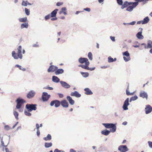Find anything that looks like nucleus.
Listing matches in <instances>:
<instances>
[{
  "label": "nucleus",
  "mask_w": 152,
  "mask_h": 152,
  "mask_svg": "<svg viewBox=\"0 0 152 152\" xmlns=\"http://www.w3.org/2000/svg\"><path fill=\"white\" fill-rule=\"evenodd\" d=\"M79 62L81 64H83L85 63V64H80L78 65L79 67H81L83 69L92 71L95 69V67L89 68L88 66L90 64V63L88 61V59L86 58H79L78 60Z\"/></svg>",
  "instance_id": "obj_1"
},
{
  "label": "nucleus",
  "mask_w": 152,
  "mask_h": 152,
  "mask_svg": "<svg viewBox=\"0 0 152 152\" xmlns=\"http://www.w3.org/2000/svg\"><path fill=\"white\" fill-rule=\"evenodd\" d=\"M137 3H133V2H129L127 1H125L124 4L121 5V8L122 9H123L124 8L127 7L129 5H132L129 6L126 9V10L131 12L132 11L133 9L135 8L137 6Z\"/></svg>",
  "instance_id": "obj_2"
},
{
  "label": "nucleus",
  "mask_w": 152,
  "mask_h": 152,
  "mask_svg": "<svg viewBox=\"0 0 152 152\" xmlns=\"http://www.w3.org/2000/svg\"><path fill=\"white\" fill-rule=\"evenodd\" d=\"M18 53H16L15 51H12V56L14 58L16 59H17L19 58L20 59L22 58L23 56L21 53L22 50V47L21 46H19L18 48Z\"/></svg>",
  "instance_id": "obj_3"
},
{
  "label": "nucleus",
  "mask_w": 152,
  "mask_h": 152,
  "mask_svg": "<svg viewBox=\"0 0 152 152\" xmlns=\"http://www.w3.org/2000/svg\"><path fill=\"white\" fill-rule=\"evenodd\" d=\"M103 125L107 128H111L110 131L112 132H115L116 130V127L115 124H103Z\"/></svg>",
  "instance_id": "obj_4"
},
{
  "label": "nucleus",
  "mask_w": 152,
  "mask_h": 152,
  "mask_svg": "<svg viewBox=\"0 0 152 152\" xmlns=\"http://www.w3.org/2000/svg\"><path fill=\"white\" fill-rule=\"evenodd\" d=\"M16 102L17 103L16 108L18 109H19L20 108L22 105L26 102V101L23 99L19 98L16 100Z\"/></svg>",
  "instance_id": "obj_5"
},
{
  "label": "nucleus",
  "mask_w": 152,
  "mask_h": 152,
  "mask_svg": "<svg viewBox=\"0 0 152 152\" xmlns=\"http://www.w3.org/2000/svg\"><path fill=\"white\" fill-rule=\"evenodd\" d=\"M37 105L34 104H27L26 106V108L28 111L35 110L37 109Z\"/></svg>",
  "instance_id": "obj_6"
},
{
  "label": "nucleus",
  "mask_w": 152,
  "mask_h": 152,
  "mask_svg": "<svg viewBox=\"0 0 152 152\" xmlns=\"http://www.w3.org/2000/svg\"><path fill=\"white\" fill-rule=\"evenodd\" d=\"M123 55L125 56L123 57V58L125 61L127 62L130 60V54L128 51L123 53Z\"/></svg>",
  "instance_id": "obj_7"
},
{
  "label": "nucleus",
  "mask_w": 152,
  "mask_h": 152,
  "mask_svg": "<svg viewBox=\"0 0 152 152\" xmlns=\"http://www.w3.org/2000/svg\"><path fill=\"white\" fill-rule=\"evenodd\" d=\"M55 104V107H58L60 105V102L58 100H54L51 101L50 103L51 106H53Z\"/></svg>",
  "instance_id": "obj_8"
},
{
  "label": "nucleus",
  "mask_w": 152,
  "mask_h": 152,
  "mask_svg": "<svg viewBox=\"0 0 152 152\" xmlns=\"http://www.w3.org/2000/svg\"><path fill=\"white\" fill-rule=\"evenodd\" d=\"M118 150L121 152H125L127 151L128 149L126 145H121L118 147Z\"/></svg>",
  "instance_id": "obj_9"
},
{
  "label": "nucleus",
  "mask_w": 152,
  "mask_h": 152,
  "mask_svg": "<svg viewBox=\"0 0 152 152\" xmlns=\"http://www.w3.org/2000/svg\"><path fill=\"white\" fill-rule=\"evenodd\" d=\"M50 95H48L46 92H43L42 95V99L44 101H47L50 98Z\"/></svg>",
  "instance_id": "obj_10"
},
{
  "label": "nucleus",
  "mask_w": 152,
  "mask_h": 152,
  "mask_svg": "<svg viewBox=\"0 0 152 152\" xmlns=\"http://www.w3.org/2000/svg\"><path fill=\"white\" fill-rule=\"evenodd\" d=\"M60 105L64 108H67L69 105L68 102L65 99L62 100L60 102Z\"/></svg>",
  "instance_id": "obj_11"
},
{
  "label": "nucleus",
  "mask_w": 152,
  "mask_h": 152,
  "mask_svg": "<svg viewBox=\"0 0 152 152\" xmlns=\"http://www.w3.org/2000/svg\"><path fill=\"white\" fill-rule=\"evenodd\" d=\"M129 99L127 98L125 100L124 102V105L123 106V108L124 110H126L128 109L127 106L129 104Z\"/></svg>",
  "instance_id": "obj_12"
},
{
  "label": "nucleus",
  "mask_w": 152,
  "mask_h": 152,
  "mask_svg": "<svg viewBox=\"0 0 152 152\" xmlns=\"http://www.w3.org/2000/svg\"><path fill=\"white\" fill-rule=\"evenodd\" d=\"M58 67L54 65H50L48 69V72H54L56 71V70L58 69Z\"/></svg>",
  "instance_id": "obj_13"
},
{
  "label": "nucleus",
  "mask_w": 152,
  "mask_h": 152,
  "mask_svg": "<svg viewBox=\"0 0 152 152\" xmlns=\"http://www.w3.org/2000/svg\"><path fill=\"white\" fill-rule=\"evenodd\" d=\"M141 45H144L145 48H152V41L151 40L148 41L147 45L144 43H142Z\"/></svg>",
  "instance_id": "obj_14"
},
{
  "label": "nucleus",
  "mask_w": 152,
  "mask_h": 152,
  "mask_svg": "<svg viewBox=\"0 0 152 152\" xmlns=\"http://www.w3.org/2000/svg\"><path fill=\"white\" fill-rule=\"evenodd\" d=\"M35 92L33 90L30 91L27 95V97L28 99H31L33 98L35 95Z\"/></svg>",
  "instance_id": "obj_15"
},
{
  "label": "nucleus",
  "mask_w": 152,
  "mask_h": 152,
  "mask_svg": "<svg viewBox=\"0 0 152 152\" xmlns=\"http://www.w3.org/2000/svg\"><path fill=\"white\" fill-rule=\"evenodd\" d=\"M145 113L148 114L152 111V107L149 105H147L145 108Z\"/></svg>",
  "instance_id": "obj_16"
},
{
  "label": "nucleus",
  "mask_w": 152,
  "mask_h": 152,
  "mask_svg": "<svg viewBox=\"0 0 152 152\" xmlns=\"http://www.w3.org/2000/svg\"><path fill=\"white\" fill-rule=\"evenodd\" d=\"M141 31L138 32L136 34L137 37L140 39H142L143 38V36L142 35V28H139Z\"/></svg>",
  "instance_id": "obj_17"
},
{
  "label": "nucleus",
  "mask_w": 152,
  "mask_h": 152,
  "mask_svg": "<svg viewBox=\"0 0 152 152\" xmlns=\"http://www.w3.org/2000/svg\"><path fill=\"white\" fill-rule=\"evenodd\" d=\"M60 83L62 86L65 88H69L70 87V86L69 84L63 81H61Z\"/></svg>",
  "instance_id": "obj_18"
},
{
  "label": "nucleus",
  "mask_w": 152,
  "mask_h": 152,
  "mask_svg": "<svg viewBox=\"0 0 152 152\" xmlns=\"http://www.w3.org/2000/svg\"><path fill=\"white\" fill-rule=\"evenodd\" d=\"M71 96H75L77 98L80 97L81 96V95L79 94L77 91H75L74 92H72L70 94Z\"/></svg>",
  "instance_id": "obj_19"
},
{
  "label": "nucleus",
  "mask_w": 152,
  "mask_h": 152,
  "mask_svg": "<svg viewBox=\"0 0 152 152\" xmlns=\"http://www.w3.org/2000/svg\"><path fill=\"white\" fill-rule=\"evenodd\" d=\"M140 96L143 98H146V99H148V95L146 92L144 91L140 93Z\"/></svg>",
  "instance_id": "obj_20"
},
{
  "label": "nucleus",
  "mask_w": 152,
  "mask_h": 152,
  "mask_svg": "<svg viewBox=\"0 0 152 152\" xmlns=\"http://www.w3.org/2000/svg\"><path fill=\"white\" fill-rule=\"evenodd\" d=\"M66 99L71 105H72L74 104L75 101L72 99L70 96H67L66 97Z\"/></svg>",
  "instance_id": "obj_21"
},
{
  "label": "nucleus",
  "mask_w": 152,
  "mask_h": 152,
  "mask_svg": "<svg viewBox=\"0 0 152 152\" xmlns=\"http://www.w3.org/2000/svg\"><path fill=\"white\" fill-rule=\"evenodd\" d=\"M58 10V9H56L52 11L51 13L50 16L51 17H55L56 16L57 11Z\"/></svg>",
  "instance_id": "obj_22"
},
{
  "label": "nucleus",
  "mask_w": 152,
  "mask_h": 152,
  "mask_svg": "<svg viewBox=\"0 0 152 152\" xmlns=\"http://www.w3.org/2000/svg\"><path fill=\"white\" fill-rule=\"evenodd\" d=\"M64 72V70L62 69H57L55 72V74L56 75H58L63 73Z\"/></svg>",
  "instance_id": "obj_23"
},
{
  "label": "nucleus",
  "mask_w": 152,
  "mask_h": 152,
  "mask_svg": "<svg viewBox=\"0 0 152 152\" xmlns=\"http://www.w3.org/2000/svg\"><path fill=\"white\" fill-rule=\"evenodd\" d=\"M110 132V131L107 130V129L104 130L101 132V134H102L106 136L108 135Z\"/></svg>",
  "instance_id": "obj_24"
},
{
  "label": "nucleus",
  "mask_w": 152,
  "mask_h": 152,
  "mask_svg": "<svg viewBox=\"0 0 152 152\" xmlns=\"http://www.w3.org/2000/svg\"><path fill=\"white\" fill-rule=\"evenodd\" d=\"M84 91H86L85 94L87 95H91L93 94L91 90L88 88H85Z\"/></svg>",
  "instance_id": "obj_25"
},
{
  "label": "nucleus",
  "mask_w": 152,
  "mask_h": 152,
  "mask_svg": "<svg viewBox=\"0 0 152 152\" xmlns=\"http://www.w3.org/2000/svg\"><path fill=\"white\" fill-rule=\"evenodd\" d=\"M59 78L55 76H53L52 77V80L53 82L55 83H58L59 82Z\"/></svg>",
  "instance_id": "obj_26"
},
{
  "label": "nucleus",
  "mask_w": 152,
  "mask_h": 152,
  "mask_svg": "<svg viewBox=\"0 0 152 152\" xmlns=\"http://www.w3.org/2000/svg\"><path fill=\"white\" fill-rule=\"evenodd\" d=\"M150 20L148 17L147 16L143 20L142 24H145L147 23Z\"/></svg>",
  "instance_id": "obj_27"
},
{
  "label": "nucleus",
  "mask_w": 152,
  "mask_h": 152,
  "mask_svg": "<svg viewBox=\"0 0 152 152\" xmlns=\"http://www.w3.org/2000/svg\"><path fill=\"white\" fill-rule=\"evenodd\" d=\"M19 21L20 22H27V18L26 17H25L22 18H19Z\"/></svg>",
  "instance_id": "obj_28"
},
{
  "label": "nucleus",
  "mask_w": 152,
  "mask_h": 152,
  "mask_svg": "<svg viewBox=\"0 0 152 152\" xmlns=\"http://www.w3.org/2000/svg\"><path fill=\"white\" fill-rule=\"evenodd\" d=\"M28 27V22L25 23H22L21 25V28H27Z\"/></svg>",
  "instance_id": "obj_29"
},
{
  "label": "nucleus",
  "mask_w": 152,
  "mask_h": 152,
  "mask_svg": "<svg viewBox=\"0 0 152 152\" xmlns=\"http://www.w3.org/2000/svg\"><path fill=\"white\" fill-rule=\"evenodd\" d=\"M43 139L45 141L50 140L51 139V136L50 134H48L46 137H44Z\"/></svg>",
  "instance_id": "obj_30"
},
{
  "label": "nucleus",
  "mask_w": 152,
  "mask_h": 152,
  "mask_svg": "<svg viewBox=\"0 0 152 152\" xmlns=\"http://www.w3.org/2000/svg\"><path fill=\"white\" fill-rule=\"evenodd\" d=\"M134 1L135 2H134L133 3H137V6L138 5L139 2H143V4H145L147 3L146 0H134Z\"/></svg>",
  "instance_id": "obj_31"
},
{
  "label": "nucleus",
  "mask_w": 152,
  "mask_h": 152,
  "mask_svg": "<svg viewBox=\"0 0 152 152\" xmlns=\"http://www.w3.org/2000/svg\"><path fill=\"white\" fill-rule=\"evenodd\" d=\"M66 10V9L65 7H63L61 9V10L60 12L59 13L61 14L62 13H63L64 15H66L67 14Z\"/></svg>",
  "instance_id": "obj_32"
},
{
  "label": "nucleus",
  "mask_w": 152,
  "mask_h": 152,
  "mask_svg": "<svg viewBox=\"0 0 152 152\" xmlns=\"http://www.w3.org/2000/svg\"><path fill=\"white\" fill-rule=\"evenodd\" d=\"M108 59V62L110 63L115 61L116 60V58H115L114 59H113V58H112L111 56L109 57Z\"/></svg>",
  "instance_id": "obj_33"
},
{
  "label": "nucleus",
  "mask_w": 152,
  "mask_h": 152,
  "mask_svg": "<svg viewBox=\"0 0 152 152\" xmlns=\"http://www.w3.org/2000/svg\"><path fill=\"white\" fill-rule=\"evenodd\" d=\"M45 145L46 148H48L52 146V143L51 142H45Z\"/></svg>",
  "instance_id": "obj_34"
},
{
  "label": "nucleus",
  "mask_w": 152,
  "mask_h": 152,
  "mask_svg": "<svg viewBox=\"0 0 152 152\" xmlns=\"http://www.w3.org/2000/svg\"><path fill=\"white\" fill-rule=\"evenodd\" d=\"M80 73L83 77H88L89 75V73L88 72H81Z\"/></svg>",
  "instance_id": "obj_35"
},
{
  "label": "nucleus",
  "mask_w": 152,
  "mask_h": 152,
  "mask_svg": "<svg viewBox=\"0 0 152 152\" xmlns=\"http://www.w3.org/2000/svg\"><path fill=\"white\" fill-rule=\"evenodd\" d=\"M129 89V86H128L126 90V94L127 95L129 96L130 95H133L134 94V93H130L128 91V90Z\"/></svg>",
  "instance_id": "obj_36"
},
{
  "label": "nucleus",
  "mask_w": 152,
  "mask_h": 152,
  "mask_svg": "<svg viewBox=\"0 0 152 152\" xmlns=\"http://www.w3.org/2000/svg\"><path fill=\"white\" fill-rule=\"evenodd\" d=\"M15 66L18 68L20 70H21L23 71H25L26 70V69L23 68V67H22L21 66L18 64L16 65Z\"/></svg>",
  "instance_id": "obj_37"
},
{
  "label": "nucleus",
  "mask_w": 152,
  "mask_h": 152,
  "mask_svg": "<svg viewBox=\"0 0 152 152\" xmlns=\"http://www.w3.org/2000/svg\"><path fill=\"white\" fill-rule=\"evenodd\" d=\"M138 98V97L137 96H135L131 97L130 99V102H131L132 101H134L136 100Z\"/></svg>",
  "instance_id": "obj_38"
},
{
  "label": "nucleus",
  "mask_w": 152,
  "mask_h": 152,
  "mask_svg": "<svg viewBox=\"0 0 152 152\" xmlns=\"http://www.w3.org/2000/svg\"><path fill=\"white\" fill-rule=\"evenodd\" d=\"M13 114L15 117V118L16 119L18 120V113L16 111H14L13 112Z\"/></svg>",
  "instance_id": "obj_39"
},
{
  "label": "nucleus",
  "mask_w": 152,
  "mask_h": 152,
  "mask_svg": "<svg viewBox=\"0 0 152 152\" xmlns=\"http://www.w3.org/2000/svg\"><path fill=\"white\" fill-rule=\"evenodd\" d=\"M88 57L90 60H92V55L91 52L88 53Z\"/></svg>",
  "instance_id": "obj_40"
},
{
  "label": "nucleus",
  "mask_w": 152,
  "mask_h": 152,
  "mask_svg": "<svg viewBox=\"0 0 152 152\" xmlns=\"http://www.w3.org/2000/svg\"><path fill=\"white\" fill-rule=\"evenodd\" d=\"M25 12L27 15H30V10L27 8H25Z\"/></svg>",
  "instance_id": "obj_41"
},
{
  "label": "nucleus",
  "mask_w": 152,
  "mask_h": 152,
  "mask_svg": "<svg viewBox=\"0 0 152 152\" xmlns=\"http://www.w3.org/2000/svg\"><path fill=\"white\" fill-rule=\"evenodd\" d=\"M29 112L30 111H25L24 112L25 115L28 116H31V114L29 113Z\"/></svg>",
  "instance_id": "obj_42"
},
{
  "label": "nucleus",
  "mask_w": 152,
  "mask_h": 152,
  "mask_svg": "<svg viewBox=\"0 0 152 152\" xmlns=\"http://www.w3.org/2000/svg\"><path fill=\"white\" fill-rule=\"evenodd\" d=\"M118 4L119 5H122L123 4V2L122 0H116Z\"/></svg>",
  "instance_id": "obj_43"
},
{
  "label": "nucleus",
  "mask_w": 152,
  "mask_h": 152,
  "mask_svg": "<svg viewBox=\"0 0 152 152\" xmlns=\"http://www.w3.org/2000/svg\"><path fill=\"white\" fill-rule=\"evenodd\" d=\"M51 17L50 14H48V15L45 16V19L46 20L50 19Z\"/></svg>",
  "instance_id": "obj_44"
},
{
  "label": "nucleus",
  "mask_w": 152,
  "mask_h": 152,
  "mask_svg": "<svg viewBox=\"0 0 152 152\" xmlns=\"http://www.w3.org/2000/svg\"><path fill=\"white\" fill-rule=\"evenodd\" d=\"M22 5L24 6H26L27 5V2L25 1H23L22 3Z\"/></svg>",
  "instance_id": "obj_45"
},
{
  "label": "nucleus",
  "mask_w": 152,
  "mask_h": 152,
  "mask_svg": "<svg viewBox=\"0 0 152 152\" xmlns=\"http://www.w3.org/2000/svg\"><path fill=\"white\" fill-rule=\"evenodd\" d=\"M54 152H65L64 151L62 150H59L58 149H56Z\"/></svg>",
  "instance_id": "obj_46"
},
{
  "label": "nucleus",
  "mask_w": 152,
  "mask_h": 152,
  "mask_svg": "<svg viewBox=\"0 0 152 152\" xmlns=\"http://www.w3.org/2000/svg\"><path fill=\"white\" fill-rule=\"evenodd\" d=\"M63 4V3L62 2H58L57 3L56 5L58 6H59L61 5H62Z\"/></svg>",
  "instance_id": "obj_47"
},
{
  "label": "nucleus",
  "mask_w": 152,
  "mask_h": 152,
  "mask_svg": "<svg viewBox=\"0 0 152 152\" xmlns=\"http://www.w3.org/2000/svg\"><path fill=\"white\" fill-rule=\"evenodd\" d=\"M150 148H152V142L151 141H149L148 142Z\"/></svg>",
  "instance_id": "obj_48"
},
{
  "label": "nucleus",
  "mask_w": 152,
  "mask_h": 152,
  "mask_svg": "<svg viewBox=\"0 0 152 152\" xmlns=\"http://www.w3.org/2000/svg\"><path fill=\"white\" fill-rule=\"evenodd\" d=\"M110 38L111 39V40L113 41L114 42L115 40V37H114L110 36Z\"/></svg>",
  "instance_id": "obj_49"
},
{
  "label": "nucleus",
  "mask_w": 152,
  "mask_h": 152,
  "mask_svg": "<svg viewBox=\"0 0 152 152\" xmlns=\"http://www.w3.org/2000/svg\"><path fill=\"white\" fill-rule=\"evenodd\" d=\"M59 97L60 98H62L64 96V95L62 94H58Z\"/></svg>",
  "instance_id": "obj_50"
},
{
  "label": "nucleus",
  "mask_w": 152,
  "mask_h": 152,
  "mask_svg": "<svg viewBox=\"0 0 152 152\" xmlns=\"http://www.w3.org/2000/svg\"><path fill=\"white\" fill-rule=\"evenodd\" d=\"M37 134L38 136H39L40 135V132L39 129H37Z\"/></svg>",
  "instance_id": "obj_51"
},
{
  "label": "nucleus",
  "mask_w": 152,
  "mask_h": 152,
  "mask_svg": "<svg viewBox=\"0 0 152 152\" xmlns=\"http://www.w3.org/2000/svg\"><path fill=\"white\" fill-rule=\"evenodd\" d=\"M84 10L88 12H90L91 10L90 9L88 8L84 9Z\"/></svg>",
  "instance_id": "obj_52"
},
{
  "label": "nucleus",
  "mask_w": 152,
  "mask_h": 152,
  "mask_svg": "<svg viewBox=\"0 0 152 152\" xmlns=\"http://www.w3.org/2000/svg\"><path fill=\"white\" fill-rule=\"evenodd\" d=\"M142 23H143L142 20H141V21H138L137 22V24H140L141 23H142Z\"/></svg>",
  "instance_id": "obj_53"
},
{
  "label": "nucleus",
  "mask_w": 152,
  "mask_h": 152,
  "mask_svg": "<svg viewBox=\"0 0 152 152\" xmlns=\"http://www.w3.org/2000/svg\"><path fill=\"white\" fill-rule=\"evenodd\" d=\"M36 126L37 129H39V126L38 124H36Z\"/></svg>",
  "instance_id": "obj_54"
},
{
  "label": "nucleus",
  "mask_w": 152,
  "mask_h": 152,
  "mask_svg": "<svg viewBox=\"0 0 152 152\" xmlns=\"http://www.w3.org/2000/svg\"><path fill=\"white\" fill-rule=\"evenodd\" d=\"M57 18L56 17H55L54 18H52L51 20H52V21H54V20H57Z\"/></svg>",
  "instance_id": "obj_55"
},
{
  "label": "nucleus",
  "mask_w": 152,
  "mask_h": 152,
  "mask_svg": "<svg viewBox=\"0 0 152 152\" xmlns=\"http://www.w3.org/2000/svg\"><path fill=\"white\" fill-rule=\"evenodd\" d=\"M135 21H132L129 24L131 25H134L135 23Z\"/></svg>",
  "instance_id": "obj_56"
},
{
  "label": "nucleus",
  "mask_w": 152,
  "mask_h": 152,
  "mask_svg": "<svg viewBox=\"0 0 152 152\" xmlns=\"http://www.w3.org/2000/svg\"><path fill=\"white\" fill-rule=\"evenodd\" d=\"M70 152H76V151L72 149H70Z\"/></svg>",
  "instance_id": "obj_57"
},
{
  "label": "nucleus",
  "mask_w": 152,
  "mask_h": 152,
  "mask_svg": "<svg viewBox=\"0 0 152 152\" xmlns=\"http://www.w3.org/2000/svg\"><path fill=\"white\" fill-rule=\"evenodd\" d=\"M33 47H39V45L37 44H35L33 45Z\"/></svg>",
  "instance_id": "obj_58"
},
{
  "label": "nucleus",
  "mask_w": 152,
  "mask_h": 152,
  "mask_svg": "<svg viewBox=\"0 0 152 152\" xmlns=\"http://www.w3.org/2000/svg\"><path fill=\"white\" fill-rule=\"evenodd\" d=\"M127 124V122L126 121H124L123 123L122 124L124 125H126Z\"/></svg>",
  "instance_id": "obj_59"
},
{
  "label": "nucleus",
  "mask_w": 152,
  "mask_h": 152,
  "mask_svg": "<svg viewBox=\"0 0 152 152\" xmlns=\"http://www.w3.org/2000/svg\"><path fill=\"white\" fill-rule=\"evenodd\" d=\"M47 88L50 90H53V88L51 87H48Z\"/></svg>",
  "instance_id": "obj_60"
},
{
  "label": "nucleus",
  "mask_w": 152,
  "mask_h": 152,
  "mask_svg": "<svg viewBox=\"0 0 152 152\" xmlns=\"http://www.w3.org/2000/svg\"><path fill=\"white\" fill-rule=\"evenodd\" d=\"M104 0H98L99 3H101Z\"/></svg>",
  "instance_id": "obj_61"
},
{
  "label": "nucleus",
  "mask_w": 152,
  "mask_h": 152,
  "mask_svg": "<svg viewBox=\"0 0 152 152\" xmlns=\"http://www.w3.org/2000/svg\"><path fill=\"white\" fill-rule=\"evenodd\" d=\"M133 46L134 47V48H138L139 47V46L138 45H133Z\"/></svg>",
  "instance_id": "obj_62"
},
{
  "label": "nucleus",
  "mask_w": 152,
  "mask_h": 152,
  "mask_svg": "<svg viewBox=\"0 0 152 152\" xmlns=\"http://www.w3.org/2000/svg\"><path fill=\"white\" fill-rule=\"evenodd\" d=\"M96 47L97 48H99V45L98 43H96Z\"/></svg>",
  "instance_id": "obj_63"
},
{
  "label": "nucleus",
  "mask_w": 152,
  "mask_h": 152,
  "mask_svg": "<svg viewBox=\"0 0 152 152\" xmlns=\"http://www.w3.org/2000/svg\"><path fill=\"white\" fill-rule=\"evenodd\" d=\"M126 140H124L123 141L122 143L124 144V143H125L126 142Z\"/></svg>",
  "instance_id": "obj_64"
}]
</instances>
